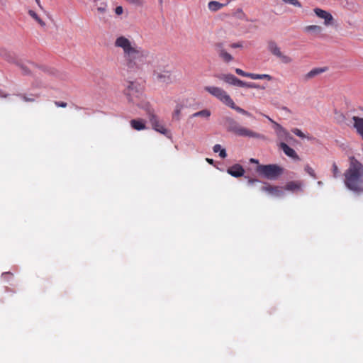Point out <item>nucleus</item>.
Returning a JSON list of instances; mask_svg holds the SVG:
<instances>
[{
	"mask_svg": "<svg viewBox=\"0 0 363 363\" xmlns=\"http://www.w3.org/2000/svg\"><path fill=\"white\" fill-rule=\"evenodd\" d=\"M114 46L122 50L124 65L130 72H138L145 65L154 62L153 55L150 51L137 45L124 35L116 38Z\"/></svg>",
	"mask_w": 363,
	"mask_h": 363,
	"instance_id": "1",
	"label": "nucleus"
},
{
	"mask_svg": "<svg viewBox=\"0 0 363 363\" xmlns=\"http://www.w3.org/2000/svg\"><path fill=\"white\" fill-rule=\"evenodd\" d=\"M345 184L351 191H363V165L354 158L350 160V167L345 173Z\"/></svg>",
	"mask_w": 363,
	"mask_h": 363,
	"instance_id": "2",
	"label": "nucleus"
},
{
	"mask_svg": "<svg viewBox=\"0 0 363 363\" xmlns=\"http://www.w3.org/2000/svg\"><path fill=\"white\" fill-rule=\"evenodd\" d=\"M225 121L228 130L238 136L257 139L264 138L263 135L240 125L232 118L228 117L225 119Z\"/></svg>",
	"mask_w": 363,
	"mask_h": 363,
	"instance_id": "3",
	"label": "nucleus"
},
{
	"mask_svg": "<svg viewBox=\"0 0 363 363\" xmlns=\"http://www.w3.org/2000/svg\"><path fill=\"white\" fill-rule=\"evenodd\" d=\"M152 79L155 82L169 84L172 82L171 72L165 66L155 65L153 66Z\"/></svg>",
	"mask_w": 363,
	"mask_h": 363,
	"instance_id": "4",
	"label": "nucleus"
},
{
	"mask_svg": "<svg viewBox=\"0 0 363 363\" xmlns=\"http://www.w3.org/2000/svg\"><path fill=\"white\" fill-rule=\"evenodd\" d=\"M257 172L268 179L274 180L283 173V168L277 164L259 165Z\"/></svg>",
	"mask_w": 363,
	"mask_h": 363,
	"instance_id": "5",
	"label": "nucleus"
},
{
	"mask_svg": "<svg viewBox=\"0 0 363 363\" xmlns=\"http://www.w3.org/2000/svg\"><path fill=\"white\" fill-rule=\"evenodd\" d=\"M204 90L220 101L222 103L225 104L226 106H228V104L232 100L227 92L220 87L206 86L204 87Z\"/></svg>",
	"mask_w": 363,
	"mask_h": 363,
	"instance_id": "6",
	"label": "nucleus"
},
{
	"mask_svg": "<svg viewBox=\"0 0 363 363\" xmlns=\"http://www.w3.org/2000/svg\"><path fill=\"white\" fill-rule=\"evenodd\" d=\"M267 49L271 54L279 58L281 62L289 64L292 62V58L284 54L276 42L273 40L269 41L267 43Z\"/></svg>",
	"mask_w": 363,
	"mask_h": 363,
	"instance_id": "7",
	"label": "nucleus"
},
{
	"mask_svg": "<svg viewBox=\"0 0 363 363\" xmlns=\"http://www.w3.org/2000/svg\"><path fill=\"white\" fill-rule=\"evenodd\" d=\"M313 11L318 18L323 20L324 26L327 27L333 26L335 20L333 15L330 13L320 8L314 9Z\"/></svg>",
	"mask_w": 363,
	"mask_h": 363,
	"instance_id": "8",
	"label": "nucleus"
},
{
	"mask_svg": "<svg viewBox=\"0 0 363 363\" xmlns=\"http://www.w3.org/2000/svg\"><path fill=\"white\" fill-rule=\"evenodd\" d=\"M274 131L277 138L281 142H290L294 138L290 135L286 129L282 127L279 123H274Z\"/></svg>",
	"mask_w": 363,
	"mask_h": 363,
	"instance_id": "9",
	"label": "nucleus"
},
{
	"mask_svg": "<svg viewBox=\"0 0 363 363\" xmlns=\"http://www.w3.org/2000/svg\"><path fill=\"white\" fill-rule=\"evenodd\" d=\"M125 94L128 97L129 101L135 103V98L139 97L140 94L139 84L133 82H128Z\"/></svg>",
	"mask_w": 363,
	"mask_h": 363,
	"instance_id": "10",
	"label": "nucleus"
},
{
	"mask_svg": "<svg viewBox=\"0 0 363 363\" xmlns=\"http://www.w3.org/2000/svg\"><path fill=\"white\" fill-rule=\"evenodd\" d=\"M261 190L274 197H282L284 195V192L282 189L278 186L264 185L261 187Z\"/></svg>",
	"mask_w": 363,
	"mask_h": 363,
	"instance_id": "11",
	"label": "nucleus"
},
{
	"mask_svg": "<svg viewBox=\"0 0 363 363\" xmlns=\"http://www.w3.org/2000/svg\"><path fill=\"white\" fill-rule=\"evenodd\" d=\"M150 121L153 127V128L163 134V135H167L168 131L160 123L157 118L156 117V116H155L154 114H150Z\"/></svg>",
	"mask_w": 363,
	"mask_h": 363,
	"instance_id": "12",
	"label": "nucleus"
},
{
	"mask_svg": "<svg viewBox=\"0 0 363 363\" xmlns=\"http://www.w3.org/2000/svg\"><path fill=\"white\" fill-rule=\"evenodd\" d=\"M279 146L288 157L294 160H299L296 151L293 148L290 147L286 143L281 142Z\"/></svg>",
	"mask_w": 363,
	"mask_h": 363,
	"instance_id": "13",
	"label": "nucleus"
},
{
	"mask_svg": "<svg viewBox=\"0 0 363 363\" xmlns=\"http://www.w3.org/2000/svg\"><path fill=\"white\" fill-rule=\"evenodd\" d=\"M227 172L232 177L238 178L244 174L245 170L241 165L236 164L229 167L227 169Z\"/></svg>",
	"mask_w": 363,
	"mask_h": 363,
	"instance_id": "14",
	"label": "nucleus"
},
{
	"mask_svg": "<svg viewBox=\"0 0 363 363\" xmlns=\"http://www.w3.org/2000/svg\"><path fill=\"white\" fill-rule=\"evenodd\" d=\"M352 120L353 121V127L356 129L357 133L363 139V118L353 116Z\"/></svg>",
	"mask_w": 363,
	"mask_h": 363,
	"instance_id": "15",
	"label": "nucleus"
},
{
	"mask_svg": "<svg viewBox=\"0 0 363 363\" xmlns=\"http://www.w3.org/2000/svg\"><path fill=\"white\" fill-rule=\"evenodd\" d=\"M325 71V68H314L306 74L303 77L306 81H308L315 77L323 73Z\"/></svg>",
	"mask_w": 363,
	"mask_h": 363,
	"instance_id": "16",
	"label": "nucleus"
},
{
	"mask_svg": "<svg viewBox=\"0 0 363 363\" xmlns=\"http://www.w3.org/2000/svg\"><path fill=\"white\" fill-rule=\"evenodd\" d=\"M94 6L97 9V11L103 14L107 11V4L102 0H93Z\"/></svg>",
	"mask_w": 363,
	"mask_h": 363,
	"instance_id": "17",
	"label": "nucleus"
},
{
	"mask_svg": "<svg viewBox=\"0 0 363 363\" xmlns=\"http://www.w3.org/2000/svg\"><path fill=\"white\" fill-rule=\"evenodd\" d=\"M303 184L301 182H289L286 184L285 189L291 191H301Z\"/></svg>",
	"mask_w": 363,
	"mask_h": 363,
	"instance_id": "18",
	"label": "nucleus"
},
{
	"mask_svg": "<svg viewBox=\"0 0 363 363\" xmlns=\"http://www.w3.org/2000/svg\"><path fill=\"white\" fill-rule=\"evenodd\" d=\"M131 127L136 130L145 129V124L143 120L134 119L130 121Z\"/></svg>",
	"mask_w": 363,
	"mask_h": 363,
	"instance_id": "19",
	"label": "nucleus"
},
{
	"mask_svg": "<svg viewBox=\"0 0 363 363\" xmlns=\"http://www.w3.org/2000/svg\"><path fill=\"white\" fill-rule=\"evenodd\" d=\"M228 106L230 107L231 108L234 109L235 111H236L237 112H238L239 113H241L244 116H247L248 117H251V113H249L248 111L244 110L243 108L236 106L234 103V101H233V99L230 101V103L228 104Z\"/></svg>",
	"mask_w": 363,
	"mask_h": 363,
	"instance_id": "20",
	"label": "nucleus"
},
{
	"mask_svg": "<svg viewBox=\"0 0 363 363\" xmlns=\"http://www.w3.org/2000/svg\"><path fill=\"white\" fill-rule=\"evenodd\" d=\"M223 6L224 4L216 1H211L208 4V9L213 12L221 9Z\"/></svg>",
	"mask_w": 363,
	"mask_h": 363,
	"instance_id": "21",
	"label": "nucleus"
},
{
	"mask_svg": "<svg viewBox=\"0 0 363 363\" xmlns=\"http://www.w3.org/2000/svg\"><path fill=\"white\" fill-rule=\"evenodd\" d=\"M220 79L221 80H223V82L234 86L235 82L236 79V77H235L233 74H222L220 77Z\"/></svg>",
	"mask_w": 363,
	"mask_h": 363,
	"instance_id": "22",
	"label": "nucleus"
},
{
	"mask_svg": "<svg viewBox=\"0 0 363 363\" xmlns=\"http://www.w3.org/2000/svg\"><path fill=\"white\" fill-rule=\"evenodd\" d=\"M211 115V112L208 109H203L200 111L196 112L191 115L192 118L202 117L208 119Z\"/></svg>",
	"mask_w": 363,
	"mask_h": 363,
	"instance_id": "23",
	"label": "nucleus"
},
{
	"mask_svg": "<svg viewBox=\"0 0 363 363\" xmlns=\"http://www.w3.org/2000/svg\"><path fill=\"white\" fill-rule=\"evenodd\" d=\"M248 77L252 79H267L269 81L272 79V77L269 74H254V73H250L248 75Z\"/></svg>",
	"mask_w": 363,
	"mask_h": 363,
	"instance_id": "24",
	"label": "nucleus"
},
{
	"mask_svg": "<svg viewBox=\"0 0 363 363\" xmlns=\"http://www.w3.org/2000/svg\"><path fill=\"white\" fill-rule=\"evenodd\" d=\"M218 56L225 62H230L233 60V57L225 50H220V55Z\"/></svg>",
	"mask_w": 363,
	"mask_h": 363,
	"instance_id": "25",
	"label": "nucleus"
},
{
	"mask_svg": "<svg viewBox=\"0 0 363 363\" xmlns=\"http://www.w3.org/2000/svg\"><path fill=\"white\" fill-rule=\"evenodd\" d=\"M28 14L42 27H45L46 23L44 21H43L38 15L33 11V10L28 11Z\"/></svg>",
	"mask_w": 363,
	"mask_h": 363,
	"instance_id": "26",
	"label": "nucleus"
},
{
	"mask_svg": "<svg viewBox=\"0 0 363 363\" xmlns=\"http://www.w3.org/2000/svg\"><path fill=\"white\" fill-rule=\"evenodd\" d=\"M234 86L240 87H247V88H257V86L255 84H247L243 81H241L236 77Z\"/></svg>",
	"mask_w": 363,
	"mask_h": 363,
	"instance_id": "27",
	"label": "nucleus"
},
{
	"mask_svg": "<svg viewBox=\"0 0 363 363\" xmlns=\"http://www.w3.org/2000/svg\"><path fill=\"white\" fill-rule=\"evenodd\" d=\"M213 150L214 151V152H218L219 153V156L221 157V158H225L227 156V154H226V151L224 148H223L221 147L220 145L219 144H216L213 146Z\"/></svg>",
	"mask_w": 363,
	"mask_h": 363,
	"instance_id": "28",
	"label": "nucleus"
},
{
	"mask_svg": "<svg viewBox=\"0 0 363 363\" xmlns=\"http://www.w3.org/2000/svg\"><path fill=\"white\" fill-rule=\"evenodd\" d=\"M305 30L307 32L320 33L322 31V28L320 26L311 25V26H306L305 28Z\"/></svg>",
	"mask_w": 363,
	"mask_h": 363,
	"instance_id": "29",
	"label": "nucleus"
},
{
	"mask_svg": "<svg viewBox=\"0 0 363 363\" xmlns=\"http://www.w3.org/2000/svg\"><path fill=\"white\" fill-rule=\"evenodd\" d=\"M182 106L179 105V104H177L176 106L175 110L173 112V118L179 120V116H180V113H181V111H182Z\"/></svg>",
	"mask_w": 363,
	"mask_h": 363,
	"instance_id": "30",
	"label": "nucleus"
},
{
	"mask_svg": "<svg viewBox=\"0 0 363 363\" xmlns=\"http://www.w3.org/2000/svg\"><path fill=\"white\" fill-rule=\"evenodd\" d=\"M130 4L135 5L136 6H142L144 4V0H125Z\"/></svg>",
	"mask_w": 363,
	"mask_h": 363,
	"instance_id": "31",
	"label": "nucleus"
},
{
	"mask_svg": "<svg viewBox=\"0 0 363 363\" xmlns=\"http://www.w3.org/2000/svg\"><path fill=\"white\" fill-rule=\"evenodd\" d=\"M286 4H291L296 7H301V4L298 0H282Z\"/></svg>",
	"mask_w": 363,
	"mask_h": 363,
	"instance_id": "32",
	"label": "nucleus"
},
{
	"mask_svg": "<svg viewBox=\"0 0 363 363\" xmlns=\"http://www.w3.org/2000/svg\"><path fill=\"white\" fill-rule=\"evenodd\" d=\"M234 15L235 17L240 19L244 18L245 16L242 9H238Z\"/></svg>",
	"mask_w": 363,
	"mask_h": 363,
	"instance_id": "33",
	"label": "nucleus"
},
{
	"mask_svg": "<svg viewBox=\"0 0 363 363\" xmlns=\"http://www.w3.org/2000/svg\"><path fill=\"white\" fill-rule=\"evenodd\" d=\"M332 172L333 174V177L335 178H337L340 175V171H339L338 167L335 163H333V164L332 166Z\"/></svg>",
	"mask_w": 363,
	"mask_h": 363,
	"instance_id": "34",
	"label": "nucleus"
},
{
	"mask_svg": "<svg viewBox=\"0 0 363 363\" xmlns=\"http://www.w3.org/2000/svg\"><path fill=\"white\" fill-rule=\"evenodd\" d=\"M305 171H306V172L309 175H311L312 177H313V178H315V177H316L314 170H313V168H312V167H311L310 166L306 165V166L305 167Z\"/></svg>",
	"mask_w": 363,
	"mask_h": 363,
	"instance_id": "35",
	"label": "nucleus"
},
{
	"mask_svg": "<svg viewBox=\"0 0 363 363\" xmlns=\"http://www.w3.org/2000/svg\"><path fill=\"white\" fill-rule=\"evenodd\" d=\"M292 132L297 136L301 138H304L306 136L304 135V133L300 130V129H298V128H294L292 130Z\"/></svg>",
	"mask_w": 363,
	"mask_h": 363,
	"instance_id": "36",
	"label": "nucleus"
},
{
	"mask_svg": "<svg viewBox=\"0 0 363 363\" xmlns=\"http://www.w3.org/2000/svg\"><path fill=\"white\" fill-rule=\"evenodd\" d=\"M235 72L238 75H240V76H242V77H248V75L250 74V73L245 72H244L243 70H242L241 69H239V68H236L235 69Z\"/></svg>",
	"mask_w": 363,
	"mask_h": 363,
	"instance_id": "37",
	"label": "nucleus"
},
{
	"mask_svg": "<svg viewBox=\"0 0 363 363\" xmlns=\"http://www.w3.org/2000/svg\"><path fill=\"white\" fill-rule=\"evenodd\" d=\"M230 46L232 48H240L243 47V44L242 42H238V43H232Z\"/></svg>",
	"mask_w": 363,
	"mask_h": 363,
	"instance_id": "38",
	"label": "nucleus"
},
{
	"mask_svg": "<svg viewBox=\"0 0 363 363\" xmlns=\"http://www.w3.org/2000/svg\"><path fill=\"white\" fill-rule=\"evenodd\" d=\"M123 12V9L121 6H118L115 9V13L116 15H121Z\"/></svg>",
	"mask_w": 363,
	"mask_h": 363,
	"instance_id": "39",
	"label": "nucleus"
},
{
	"mask_svg": "<svg viewBox=\"0 0 363 363\" xmlns=\"http://www.w3.org/2000/svg\"><path fill=\"white\" fill-rule=\"evenodd\" d=\"M0 55L5 58H7L9 56V53L5 49H1Z\"/></svg>",
	"mask_w": 363,
	"mask_h": 363,
	"instance_id": "40",
	"label": "nucleus"
},
{
	"mask_svg": "<svg viewBox=\"0 0 363 363\" xmlns=\"http://www.w3.org/2000/svg\"><path fill=\"white\" fill-rule=\"evenodd\" d=\"M216 51H217L218 55H220V50H225L223 48V45L222 43L217 44L216 45Z\"/></svg>",
	"mask_w": 363,
	"mask_h": 363,
	"instance_id": "41",
	"label": "nucleus"
},
{
	"mask_svg": "<svg viewBox=\"0 0 363 363\" xmlns=\"http://www.w3.org/2000/svg\"><path fill=\"white\" fill-rule=\"evenodd\" d=\"M55 104L59 107L65 108L67 106V104L65 102H55Z\"/></svg>",
	"mask_w": 363,
	"mask_h": 363,
	"instance_id": "42",
	"label": "nucleus"
},
{
	"mask_svg": "<svg viewBox=\"0 0 363 363\" xmlns=\"http://www.w3.org/2000/svg\"><path fill=\"white\" fill-rule=\"evenodd\" d=\"M263 116H264V117H266V118L269 120V121H270V122L272 123V125H273V128L274 129V123H277V122H276V121H274L273 119H272L269 116H267V115L263 114Z\"/></svg>",
	"mask_w": 363,
	"mask_h": 363,
	"instance_id": "43",
	"label": "nucleus"
},
{
	"mask_svg": "<svg viewBox=\"0 0 363 363\" xmlns=\"http://www.w3.org/2000/svg\"><path fill=\"white\" fill-rule=\"evenodd\" d=\"M256 182H258L257 179H249V181H248V184L250 185H252V184H253L254 183H256Z\"/></svg>",
	"mask_w": 363,
	"mask_h": 363,
	"instance_id": "44",
	"label": "nucleus"
},
{
	"mask_svg": "<svg viewBox=\"0 0 363 363\" xmlns=\"http://www.w3.org/2000/svg\"><path fill=\"white\" fill-rule=\"evenodd\" d=\"M35 2L40 9H43L40 0H35Z\"/></svg>",
	"mask_w": 363,
	"mask_h": 363,
	"instance_id": "45",
	"label": "nucleus"
},
{
	"mask_svg": "<svg viewBox=\"0 0 363 363\" xmlns=\"http://www.w3.org/2000/svg\"><path fill=\"white\" fill-rule=\"evenodd\" d=\"M23 100L26 101H33L34 99H28L25 96L23 97Z\"/></svg>",
	"mask_w": 363,
	"mask_h": 363,
	"instance_id": "46",
	"label": "nucleus"
},
{
	"mask_svg": "<svg viewBox=\"0 0 363 363\" xmlns=\"http://www.w3.org/2000/svg\"><path fill=\"white\" fill-rule=\"evenodd\" d=\"M250 162H252V163H256V164H257V163H258V160H256V159H253V158H252V159H250Z\"/></svg>",
	"mask_w": 363,
	"mask_h": 363,
	"instance_id": "47",
	"label": "nucleus"
},
{
	"mask_svg": "<svg viewBox=\"0 0 363 363\" xmlns=\"http://www.w3.org/2000/svg\"><path fill=\"white\" fill-rule=\"evenodd\" d=\"M206 160H207V162H208V163H210V164H212V163H213V160H212V159H208V158H207V159H206Z\"/></svg>",
	"mask_w": 363,
	"mask_h": 363,
	"instance_id": "48",
	"label": "nucleus"
},
{
	"mask_svg": "<svg viewBox=\"0 0 363 363\" xmlns=\"http://www.w3.org/2000/svg\"><path fill=\"white\" fill-rule=\"evenodd\" d=\"M318 185H322V184H323V183H322V182H318Z\"/></svg>",
	"mask_w": 363,
	"mask_h": 363,
	"instance_id": "49",
	"label": "nucleus"
},
{
	"mask_svg": "<svg viewBox=\"0 0 363 363\" xmlns=\"http://www.w3.org/2000/svg\"><path fill=\"white\" fill-rule=\"evenodd\" d=\"M160 1H162V0H160Z\"/></svg>",
	"mask_w": 363,
	"mask_h": 363,
	"instance_id": "50",
	"label": "nucleus"
}]
</instances>
